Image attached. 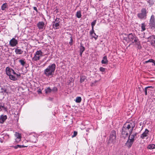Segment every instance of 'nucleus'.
Instances as JSON below:
<instances>
[{"label":"nucleus","mask_w":155,"mask_h":155,"mask_svg":"<svg viewBox=\"0 0 155 155\" xmlns=\"http://www.w3.org/2000/svg\"><path fill=\"white\" fill-rule=\"evenodd\" d=\"M75 102L77 103H79L81 101V98L80 97H76Z\"/></svg>","instance_id":"nucleus-29"},{"label":"nucleus","mask_w":155,"mask_h":155,"mask_svg":"<svg viewBox=\"0 0 155 155\" xmlns=\"http://www.w3.org/2000/svg\"><path fill=\"white\" fill-rule=\"evenodd\" d=\"M146 25L144 23L141 24V31H144L146 30L145 28Z\"/></svg>","instance_id":"nucleus-32"},{"label":"nucleus","mask_w":155,"mask_h":155,"mask_svg":"<svg viewBox=\"0 0 155 155\" xmlns=\"http://www.w3.org/2000/svg\"><path fill=\"white\" fill-rule=\"evenodd\" d=\"M19 62L21 64L22 66H24L25 64V62L24 61V60L21 59L19 61Z\"/></svg>","instance_id":"nucleus-34"},{"label":"nucleus","mask_w":155,"mask_h":155,"mask_svg":"<svg viewBox=\"0 0 155 155\" xmlns=\"http://www.w3.org/2000/svg\"><path fill=\"white\" fill-rule=\"evenodd\" d=\"M52 91L55 92L57 91V89L56 87H54L52 89H51Z\"/></svg>","instance_id":"nucleus-38"},{"label":"nucleus","mask_w":155,"mask_h":155,"mask_svg":"<svg viewBox=\"0 0 155 155\" xmlns=\"http://www.w3.org/2000/svg\"><path fill=\"white\" fill-rule=\"evenodd\" d=\"M56 68L55 64L49 65L44 70L43 74L47 77H51L53 76Z\"/></svg>","instance_id":"nucleus-2"},{"label":"nucleus","mask_w":155,"mask_h":155,"mask_svg":"<svg viewBox=\"0 0 155 155\" xmlns=\"http://www.w3.org/2000/svg\"><path fill=\"white\" fill-rule=\"evenodd\" d=\"M77 17L78 18H80L81 16V11H78L76 13V15Z\"/></svg>","instance_id":"nucleus-30"},{"label":"nucleus","mask_w":155,"mask_h":155,"mask_svg":"<svg viewBox=\"0 0 155 155\" xmlns=\"http://www.w3.org/2000/svg\"><path fill=\"white\" fill-rule=\"evenodd\" d=\"M1 8L2 10L4 11L5 9L8 8V5L6 3H5L2 4L1 6Z\"/></svg>","instance_id":"nucleus-21"},{"label":"nucleus","mask_w":155,"mask_h":155,"mask_svg":"<svg viewBox=\"0 0 155 155\" xmlns=\"http://www.w3.org/2000/svg\"><path fill=\"white\" fill-rule=\"evenodd\" d=\"M11 147H14L15 149H16L18 148H21L25 147H26L25 146H24L23 145H16L15 146H12Z\"/></svg>","instance_id":"nucleus-28"},{"label":"nucleus","mask_w":155,"mask_h":155,"mask_svg":"<svg viewBox=\"0 0 155 155\" xmlns=\"http://www.w3.org/2000/svg\"><path fill=\"white\" fill-rule=\"evenodd\" d=\"M134 127V124L133 122L127 123L124 124L123 128L124 130H126L129 132V134L132 133Z\"/></svg>","instance_id":"nucleus-3"},{"label":"nucleus","mask_w":155,"mask_h":155,"mask_svg":"<svg viewBox=\"0 0 155 155\" xmlns=\"http://www.w3.org/2000/svg\"><path fill=\"white\" fill-rule=\"evenodd\" d=\"M18 43V41L16 39H11L9 41V44L12 47H14Z\"/></svg>","instance_id":"nucleus-12"},{"label":"nucleus","mask_w":155,"mask_h":155,"mask_svg":"<svg viewBox=\"0 0 155 155\" xmlns=\"http://www.w3.org/2000/svg\"><path fill=\"white\" fill-rule=\"evenodd\" d=\"M84 78H83V77H81V78L80 81L81 82H82L84 81Z\"/></svg>","instance_id":"nucleus-44"},{"label":"nucleus","mask_w":155,"mask_h":155,"mask_svg":"<svg viewBox=\"0 0 155 155\" xmlns=\"http://www.w3.org/2000/svg\"><path fill=\"white\" fill-rule=\"evenodd\" d=\"M147 39H155V35H152L149 37L147 38Z\"/></svg>","instance_id":"nucleus-41"},{"label":"nucleus","mask_w":155,"mask_h":155,"mask_svg":"<svg viewBox=\"0 0 155 155\" xmlns=\"http://www.w3.org/2000/svg\"><path fill=\"white\" fill-rule=\"evenodd\" d=\"M136 37L135 35L132 33L129 34L128 36V39H134L136 38Z\"/></svg>","instance_id":"nucleus-23"},{"label":"nucleus","mask_w":155,"mask_h":155,"mask_svg":"<svg viewBox=\"0 0 155 155\" xmlns=\"http://www.w3.org/2000/svg\"><path fill=\"white\" fill-rule=\"evenodd\" d=\"M12 39H15L14 38H13Z\"/></svg>","instance_id":"nucleus-51"},{"label":"nucleus","mask_w":155,"mask_h":155,"mask_svg":"<svg viewBox=\"0 0 155 155\" xmlns=\"http://www.w3.org/2000/svg\"><path fill=\"white\" fill-rule=\"evenodd\" d=\"M80 54L81 56L83 52H84V50H85V48H84V47L83 46L81 45V46L80 48Z\"/></svg>","instance_id":"nucleus-27"},{"label":"nucleus","mask_w":155,"mask_h":155,"mask_svg":"<svg viewBox=\"0 0 155 155\" xmlns=\"http://www.w3.org/2000/svg\"><path fill=\"white\" fill-rule=\"evenodd\" d=\"M137 134V133H134L133 134H132V133L130 134L128 139L134 141V140L136 139Z\"/></svg>","instance_id":"nucleus-11"},{"label":"nucleus","mask_w":155,"mask_h":155,"mask_svg":"<svg viewBox=\"0 0 155 155\" xmlns=\"http://www.w3.org/2000/svg\"><path fill=\"white\" fill-rule=\"evenodd\" d=\"M147 88L145 87V89H144V91H145V95H147Z\"/></svg>","instance_id":"nucleus-43"},{"label":"nucleus","mask_w":155,"mask_h":155,"mask_svg":"<svg viewBox=\"0 0 155 155\" xmlns=\"http://www.w3.org/2000/svg\"><path fill=\"white\" fill-rule=\"evenodd\" d=\"M2 138L4 139V140L5 141H7L9 138V136L7 134H3L2 135Z\"/></svg>","instance_id":"nucleus-20"},{"label":"nucleus","mask_w":155,"mask_h":155,"mask_svg":"<svg viewBox=\"0 0 155 155\" xmlns=\"http://www.w3.org/2000/svg\"><path fill=\"white\" fill-rule=\"evenodd\" d=\"M149 130L147 129H146L144 132L140 135V137L142 139H148V137Z\"/></svg>","instance_id":"nucleus-9"},{"label":"nucleus","mask_w":155,"mask_h":155,"mask_svg":"<svg viewBox=\"0 0 155 155\" xmlns=\"http://www.w3.org/2000/svg\"><path fill=\"white\" fill-rule=\"evenodd\" d=\"M29 140L32 143H36L37 141V137L34 135H30L29 137Z\"/></svg>","instance_id":"nucleus-13"},{"label":"nucleus","mask_w":155,"mask_h":155,"mask_svg":"<svg viewBox=\"0 0 155 155\" xmlns=\"http://www.w3.org/2000/svg\"><path fill=\"white\" fill-rule=\"evenodd\" d=\"M134 142V141L128 139L126 143V146L128 148H130L132 146Z\"/></svg>","instance_id":"nucleus-14"},{"label":"nucleus","mask_w":155,"mask_h":155,"mask_svg":"<svg viewBox=\"0 0 155 155\" xmlns=\"http://www.w3.org/2000/svg\"><path fill=\"white\" fill-rule=\"evenodd\" d=\"M100 70L101 71L104 72L105 71V69L103 67H101L100 68Z\"/></svg>","instance_id":"nucleus-42"},{"label":"nucleus","mask_w":155,"mask_h":155,"mask_svg":"<svg viewBox=\"0 0 155 155\" xmlns=\"http://www.w3.org/2000/svg\"><path fill=\"white\" fill-rule=\"evenodd\" d=\"M43 53L40 50L37 51L32 58L33 60V61L39 60L40 58L43 56Z\"/></svg>","instance_id":"nucleus-5"},{"label":"nucleus","mask_w":155,"mask_h":155,"mask_svg":"<svg viewBox=\"0 0 155 155\" xmlns=\"http://www.w3.org/2000/svg\"><path fill=\"white\" fill-rule=\"evenodd\" d=\"M33 9L35 10L37 12H38V10L37 9V8L35 7H33Z\"/></svg>","instance_id":"nucleus-46"},{"label":"nucleus","mask_w":155,"mask_h":155,"mask_svg":"<svg viewBox=\"0 0 155 155\" xmlns=\"http://www.w3.org/2000/svg\"><path fill=\"white\" fill-rule=\"evenodd\" d=\"M96 20H94L91 23V26L92 27V30L91 31V32L94 33V26L96 24Z\"/></svg>","instance_id":"nucleus-22"},{"label":"nucleus","mask_w":155,"mask_h":155,"mask_svg":"<svg viewBox=\"0 0 155 155\" xmlns=\"http://www.w3.org/2000/svg\"><path fill=\"white\" fill-rule=\"evenodd\" d=\"M152 62L155 65V61L152 59H150L149 60L145 61V63H147L148 62Z\"/></svg>","instance_id":"nucleus-31"},{"label":"nucleus","mask_w":155,"mask_h":155,"mask_svg":"<svg viewBox=\"0 0 155 155\" xmlns=\"http://www.w3.org/2000/svg\"><path fill=\"white\" fill-rule=\"evenodd\" d=\"M1 92L3 93V94L5 95L8 94V91L7 88L5 87L1 88Z\"/></svg>","instance_id":"nucleus-17"},{"label":"nucleus","mask_w":155,"mask_h":155,"mask_svg":"<svg viewBox=\"0 0 155 155\" xmlns=\"http://www.w3.org/2000/svg\"><path fill=\"white\" fill-rule=\"evenodd\" d=\"M5 70L6 74L9 76V78L11 80H16L20 76L19 73H16L13 69L9 67H6Z\"/></svg>","instance_id":"nucleus-1"},{"label":"nucleus","mask_w":155,"mask_h":155,"mask_svg":"<svg viewBox=\"0 0 155 155\" xmlns=\"http://www.w3.org/2000/svg\"><path fill=\"white\" fill-rule=\"evenodd\" d=\"M116 141V133L115 131L112 130L110 134L108 140L109 143H114Z\"/></svg>","instance_id":"nucleus-4"},{"label":"nucleus","mask_w":155,"mask_h":155,"mask_svg":"<svg viewBox=\"0 0 155 155\" xmlns=\"http://www.w3.org/2000/svg\"><path fill=\"white\" fill-rule=\"evenodd\" d=\"M44 23L43 22H39L37 24V26L40 30H43L44 26Z\"/></svg>","instance_id":"nucleus-16"},{"label":"nucleus","mask_w":155,"mask_h":155,"mask_svg":"<svg viewBox=\"0 0 155 155\" xmlns=\"http://www.w3.org/2000/svg\"><path fill=\"white\" fill-rule=\"evenodd\" d=\"M72 39H70V41L69 42V43L70 45H71L72 44Z\"/></svg>","instance_id":"nucleus-47"},{"label":"nucleus","mask_w":155,"mask_h":155,"mask_svg":"<svg viewBox=\"0 0 155 155\" xmlns=\"http://www.w3.org/2000/svg\"><path fill=\"white\" fill-rule=\"evenodd\" d=\"M149 26L151 29H155V21L154 15H151L149 23Z\"/></svg>","instance_id":"nucleus-8"},{"label":"nucleus","mask_w":155,"mask_h":155,"mask_svg":"<svg viewBox=\"0 0 155 155\" xmlns=\"http://www.w3.org/2000/svg\"><path fill=\"white\" fill-rule=\"evenodd\" d=\"M101 63L102 64H107L108 60L106 56H104L103 57V59L101 61Z\"/></svg>","instance_id":"nucleus-19"},{"label":"nucleus","mask_w":155,"mask_h":155,"mask_svg":"<svg viewBox=\"0 0 155 155\" xmlns=\"http://www.w3.org/2000/svg\"><path fill=\"white\" fill-rule=\"evenodd\" d=\"M147 12L145 8H142L140 13L137 14V17L140 19H146L147 18Z\"/></svg>","instance_id":"nucleus-6"},{"label":"nucleus","mask_w":155,"mask_h":155,"mask_svg":"<svg viewBox=\"0 0 155 155\" xmlns=\"http://www.w3.org/2000/svg\"><path fill=\"white\" fill-rule=\"evenodd\" d=\"M38 94H40L41 93V91L40 90H38Z\"/></svg>","instance_id":"nucleus-49"},{"label":"nucleus","mask_w":155,"mask_h":155,"mask_svg":"<svg viewBox=\"0 0 155 155\" xmlns=\"http://www.w3.org/2000/svg\"><path fill=\"white\" fill-rule=\"evenodd\" d=\"M16 138L15 139V142L16 143H18L21 140V135L19 133L16 132L15 134Z\"/></svg>","instance_id":"nucleus-10"},{"label":"nucleus","mask_w":155,"mask_h":155,"mask_svg":"<svg viewBox=\"0 0 155 155\" xmlns=\"http://www.w3.org/2000/svg\"><path fill=\"white\" fill-rule=\"evenodd\" d=\"M152 45L153 46H155V40L154 41V42H152Z\"/></svg>","instance_id":"nucleus-50"},{"label":"nucleus","mask_w":155,"mask_h":155,"mask_svg":"<svg viewBox=\"0 0 155 155\" xmlns=\"http://www.w3.org/2000/svg\"><path fill=\"white\" fill-rule=\"evenodd\" d=\"M147 2L150 5H153L154 3V0H148Z\"/></svg>","instance_id":"nucleus-36"},{"label":"nucleus","mask_w":155,"mask_h":155,"mask_svg":"<svg viewBox=\"0 0 155 155\" xmlns=\"http://www.w3.org/2000/svg\"><path fill=\"white\" fill-rule=\"evenodd\" d=\"M0 142L1 143H3V142H5V141L4 140V139L3 138H2V135L1 136V137H0Z\"/></svg>","instance_id":"nucleus-40"},{"label":"nucleus","mask_w":155,"mask_h":155,"mask_svg":"<svg viewBox=\"0 0 155 155\" xmlns=\"http://www.w3.org/2000/svg\"><path fill=\"white\" fill-rule=\"evenodd\" d=\"M94 33L91 32V31L90 32V34L93 36V38H94V39H96L97 38L98 36L96 35L95 34V33L94 32Z\"/></svg>","instance_id":"nucleus-35"},{"label":"nucleus","mask_w":155,"mask_h":155,"mask_svg":"<svg viewBox=\"0 0 155 155\" xmlns=\"http://www.w3.org/2000/svg\"><path fill=\"white\" fill-rule=\"evenodd\" d=\"M7 119V116L6 115H2L0 117V123H3Z\"/></svg>","instance_id":"nucleus-18"},{"label":"nucleus","mask_w":155,"mask_h":155,"mask_svg":"<svg viewBox=\"0 0 155 155\" xmlns=\"http://www.w3.org/2000/svg\"><path fill=\"white\" fill-rule=\"evenodd\" d=\"M45 93L46 94H47L50 93L52 92L51 89L50 87H48L45 89Z\"/></svg>","instance_id":"nucleus-26"},{"label":"nucleus","mask_w":155,"mask_h":155,"mask_svg":"<svg viewBox=\"0 0 155 155\" xmlns=\"http://www.w3.org/2000/svg\"><path fill=\"white\" fill-rule=\"evenodd\" d=\"M138 40V39H134V41L137 45L139 46L140 45V43Z\"/></svg>","instance_id":"nucleus-37"},{"label":"nucleus","mask_w":155,"mask_h":155,"mask_svg":"<svg viewBox=\"0 0 155 155\" xmlns=\"http://www.w3.org/2000/svg\"><path fill=\"white\" fill-rule=\"evenodd\" d=\"M147 148L149 149H155V144H151L148 145Z\"/></svg>","instance_id":"nucleus-25"},{"label":"nucleus","mask_w":155,"mask_h":155,"mask_svg":"<svg viewBox=\"0 0 155 155\" xmlns=\"http://www.w3.org/2000/svg\"><path fill=\"white\" fill-rule=\"evenodd\" d=\"M146 87L147 88V89L148 88H153V87L151 86H148Z\"/></svg>","instance_id":"nucleus-48"},{"label":"nucleus","mask_w":155,"mask_h":155,"mask_svg":"<svg viewBox=\"0 0 155 155\" xmlns=\"http://www.w3.org/2000/svg\"><path fill=\"white\" fill-rule=\"evenodd\" d=\"M128 131L125 130H124V128H122V131L121 132L122 137L125 138L127 137L128 134Z\"/></svg>","instance_id":"nucleus-15"},{"label":"nucleus","mask_w":155,"mask_h":155,"mask_svg":"<svg viewBox=\"0 0 155 155\" xmlns=\"http://www.w3.org/2000/svg\"><path fill=\"white\" fill-rule=\"evenodd\" d=\"M66 35H69V36L70 37V38L71 39V35L69 33H66Z\"/></svg>","instance_id":"nucleus-45"},{"label":"nucleus","mask_w":155,"mask_h":155,"mask_svg":"<svg viewBox=\"0 0 155 155\" xmlns=\"http://www.w3.org/2000/svg\"><path fill=\"white\" fill-rule=\"evenodd\" d=\"M77 134V132L76 131H74V132L73 135L72 136V138L75 137Z\"/></svg>","instance_id":"nucleus-39"},{"label":"nucleus","mask_w":155,"mask_h":155,"mask_svg":"<svg viewBox=\"0 0 155 155\" xmlns=\"http://www.w3.org/2000/svg\"><path fill=\"white\" fill-rule=\"evenodd\" d=\"M2 109H5V108L4 107V104L3 103H0V111L2 110Z\"/></svg>","instance_id":"nucleus-33"},{"label":"nucleus","mask_w":155,"mask_h":155,"mask_svg":"<svg viewBox=\"0 0 155 155\" xmlns=\"http://www.w3.org/2000/svg\"><path fill=\"white\" fill-rule=\"evenodd\" d=\"M15 52L16 54H20L22 53L23 51L20 49L16 48L15 51Z\"/></svg>","instance_id":"nucleus-24"},{"label":"nucleus","mask_w":155,"mask_h":155,"mask_svg":"<svg viewBox=\"0 0 155 155\" xmlns=\"http://www.w3.org/2000/svg\"><path fill=\"white\" fill-rule=\"evenodd\" d=\"M60 22V19L59 18H56L55 21L53 22L52 26L54 29H57L59 28L60 25L59 23Z\"/></svg>","instance_id":"nucleus-7"}]
</instances>
